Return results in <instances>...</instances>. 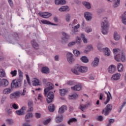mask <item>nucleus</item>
I'll list each match as a JSON object with an SVG mask.
<instances>
[{"instance_id":"obj_1","label":"nucleus","mask_w":126,"mask_h":126,"mask_svg":"<svg viewBox=\"0 0 126 126\" xmlns=\"http://www.w3.org/2000/svg\"><path fill=\"white\" fill-rule=\"evenodd\" d=\"M47 85L48 87L45 88L44 90V95L47 96L46 101L48 104H50L52 103L53 101H54L55 94L53 92L49 91L52 90V89H54V85L50 82L47 83Z\"/></svg>"},{"instance_id":"obj_2","label":"nucleus","mask_w":126,"mask_h":126,"mask_svg":"<svg viewBox=\"0 0 126 126\" xmlns=\"http://www.w3.org/2000/svg\"><path fill=\"white\" fill-rule=\"evenodd\" d=\"M109 22L107 20V17H104L101 23V32L103 35H107L109 32Z\"/></svg>"},{"instance_id":"obj_3","label":"nucleus","mask_w":126,"mask_h":126,"mask_svg":"<svg viewBox=\"0 0 126 126\" xmlns=\"http://www.w3.org/2000/svg\"><path fill=\"white\" fill-rule=\"evenodd\" d=\"M22 85V80L20 79H18L17 80L14 79L13 80L11 83V88L12 89H18L21 87Z\"/></svg>"},{"instance_id":"obj_4","label":"nucleus","mask_w":126,"mask_h":126,"mask_svg":"<svg viewBox=\"0 0 126 126\" xmlns=\"http://www.w3.org/2000/svg\"><path fill=\"white\" fill-rule=\"evenodd\" d=\"M113 105L112 104H107L105 108L102 110V114H104V115L108 116L112 111Z\"/></svg>"},{"instance_id":"obj_5","label":"nucleus","mask_w":126,"mask_h":126,"mask_svg":"<svg viewBox=\"0 0 126 126\" xmlns=\"http://www.w3.org/2000/svg\"><path fill=\"white\" fill-rule=\"evenodd\" d=\"M19 40V36L18 34L14 32L13 34V37L9 38L7 40L10 44H15L16 41H18Z\"/></svg>"},{"instance_id":"obj_6","label":"nucleus","mask_w":126,"mask_h":126,"mask_svg":"<svg viewBox=\"0 0 126 126\" xmlns=\"http://www.w3.org/2000/svg\"><path fill=\"white\" fill-rule=\"evenodd\" d=\"M67 61L69 63H72L75 62V59L73 57V54L68 52L66 54Z\"/></svg>"},{"instance_id":"obj_7","label":"nucleus","mask_w":126,"mask_h":126,"mask_svg":"<svg viewBox=\"0 0 126 126\" xmlns=\"http://www.w3.org/2000/svg\"><path fill=\"white\" fill-rule=\"evenodd\" d=\"M98 50L99 52H104V55L107 57H109L111 54V51L108 48H98Z\"/></svg>"},{"instance_id":"obj_8","label":"nucleus","mask_w":126,"mask_h":126,"mask_svg":"<svg viewBox=\"0 0 126 126\" xmlns=\"http://www.w3.org/2000/svg\"><path fill=\"white\" fill-rule=\"evenodd\" d=\"M63 37H62V43H66L67 41H68V39H69V35H68L65 32H62Z\"/></svg>"},{"instance_id":"obj_9","label":"nucleus","mask_w":126,"mask_h":126,"mask_svg":"<svg viewBox=\"0 0 126 126\" xmlns=\"http://www.w3.org/2000/svg\"><path fill=\"white\" fill-rule=\"evenodd\" d=\"M38 15L42 17L43 18H49V17H51L52 15V13L49 12H40L38 13Z\"/></svg>"},{"instance_id":"obj_10","label":"nucleus","mask_w":126,"mask_h":126,"mask_svg":"<svg viewBox=\"0 0 126 126\" xmlns=\"http://www.w3.org/2000/svg\"><path fill=\"white\" fill-rule=\"evenodd\" d=\"M18 97H20V92L19 91L15 92V93H12L10 94V98L12 100L18 98Z\"/></svg>"},{"instance_id":"obj_11","label":"nucleus","mask_w":126,"mask_h":126,"mask_svg":"<svg viewBox=\"0 0 126 126\" xmlns=\"http://www.w3.org/2000/svg\"><path fill=\"white\" fill-rule=\"evenodd\" d=\"M92 104H91V102H89L88 103H86V104H81L80 105L79 109L81 110V111H82V112H85V109L86 108H88V107L91 106Z\"/></svg>"},{"instance_id":"obj_12","label":"nucleus","mask_w":126,"mask_h":126,"mask_svg":"<svg viewBox=\"0 0 126 126\" xmlns=\"http://www.w3.org/2000/svg\"><path fill=\"white\" fill-rule=\"evenodd\" d=\"M84 17L87 21L92 20V14L90 12H86L84 13Z\"/></svg>"},{"instance_id":"obj_13","label":"nucleus","mask_w":126,"mask_h":126,"mask_svg":"<svg viewBox=\"0 0 126 126\" xmlns=\"http://www.w3.org/2000/svg\"><path fill=\"white\" fill-rule=\"evenodd\" d=\"M65 111H67V106L65 105H62L61 107L59 108L58 113L60 114H64Z\"/></svg>"},{"instance_id":"obj_14","label":"nucleus","mask_w":126,"mask_h":126,"mask_svg":"<svg viewBox=\"0 0 126 126\" xmlns=\"http://www.w3.org/2000/svg\"><path fill=\"white\" fill-rule=\"evenodd\" d=\"M24 111H26L25 106L22 107L20 110L16 111V114L18 116H22L24 114Z\"/></svg>"},{"instance_id":"obj_15","label":"nucleus","mask_w":126,"mask_h":126,"mask_svg":"<svg viewBox=\"0 0 126 126\" xmlns=\"http://www.w3.org/2000/svg\"><path fill=\"white\" fill-rule=\"evenodd\" d=\"M105 93L107 95V99L106 102H104V104L107 105V103H109V102H110V100L112 99V94H111L110 92H105Z\"/></svg>"},{"instance_id":"obj_16","label":"nucleus","mask_w":126,"mask_h":126,"mask_svg":"<svg viewBox=\"0 0 126 126\" xmlns=\"http://www.w3.org/2000/svg\"><path fill=\"white\" fill-rule=\"evenodd\" d=\"M71 89L74 91H80V90H81V85H76L71 87Z\"/></svg>"},{"instance_id":"obj_17","label":"nucleus","mask_w":126,"mask_h":126,"mask_svg":"<svg viewBox=\"0 0 126 126\" xmlns=\"http://www.w3.org/2000/svg\"><path fill=\"white\" fill-rule=\"evenodd\" d=\"M29 110H28L29 112H32L33 111V101L29 100L28 102Z\"/></svg>"},{"instance_id":"obj_18","label":"nucleus","mask_w":126,"mask_h":126,"mask_svg":"<svg viewBox=\"0 0 126 126\" xmlns=\"http://www.w3.org/2000/svg\"><path fill=\"white\" fill-rule=\"evenodd\" d=\"M41 71L42 73H45V74L50 73V69L47 66L42 67L41 69Z\"/></svg>"},{"instance_id":"obj_19","label":"nucleus","mask_w":126,"mask_h":126,"mask_svg":"<svg viewBox=\"0 0 126 126\" xmlns=\"http://www.w3.org/2000/svg\"><path fill=\"white\" fill-rule=\"evenodd\" d=\"M116 66L114 65H111L109 66L108 68V72H109V73H114V72L116 71Z\"/></svg>"},{"instance_id":"obj_20","label":"nucleus","mask_w":126,"mask_h":126,"mask_svg":"<svg viewBox=\"0 0 126 126\" xmlns=\"http://www.w3.org/2000/svg\"><path fill=\"white\" fill-rule=\"evenodd\" d=\"M120 78H121V74L120 73H116L111 77L112 80H119Z\"/></svg>"},{"instance_id":"obj_21","label":"nucleus","mask_w":126,"mask_h":126,"mask_svg":"<svg viewBox=\"0 0 126 126\" xmlns=\"http://www.w3.org/2000/svg\"><path fill=\"white\" fill-rule=\"evenodd\" d=\"M63 115H58L56 118V122L57 124L62 123V122H63Z\"/></svg>"},{"instance_id":"obj_22","label":"nucleus","mask_w":126,"mask_h":126,"mask_svg":"<svg viewBox=\"0 0 126 126\" xmlns=\"http://www.w3.org/2000/svg\"><path fill=\"white\" fill-rule=\"evenodd\" d=\"M99 64V58L95 57L94 59V62L92 63V65L93 66H97Z\"/></svg>"},{"instance_id":"obj_23","label":"nucleus","mask_w":126,"mask_h":126,"mask_svg":"<svg viewBox=\"0 0 126 126\" xmlns=\"http://www.w3.org/2000/svg\"><path fill=\"white\" fill-rule=\"evenodd\" d=\"M41 22H42L43 24H47L48 25H54V26H58V24L52 23H51V22L47 20H41Z\"/></svg>"},{"instance_id":"obj_24","label":"nucleus","mask_w":126,"mask_h":126,"mask_svg":"<svg viewBox=\"0 0 126 126\" xmlns=\"http://www.w3.org/2000/svg\"><path fill=\"white\" fill-rule=\"evenodd\" d=\"M79 68H80V66H75L74 68L71 69V71L73 73H75V74H78Z\"/></svg>"},{"instance_id":"obj_25","label":"nucleus","mask_w":126,"mask_h":126,"mask_svg":"<svg viewBox=\"0 0 126 126\" xmlns=\"http://www.w3.org/2000/svg\"><path fill=\"white\" fill-rule=\"evenodd\" d=\"M82 4L88 9H90L91 8V4H90L89 2L83 1L82 2Z\"/></svg>"},{"instance_id":"obj_26","label":"nucleus","mask_w":126,"mask_h":126,"mask_svg":"<svg viewBox=\"0 0 126 126\" xmlns=\"http://www.w3.org/2000/svg\"><path fill=\"white\" fill-rule=\"evenodd\" d=\"M59 11H68L69 9L68 8V6H62L61 8L59 9Z\"/></svg>"},{"instance_id":"obj_27","label":"nucleus","mask_w":126,"mask_h":126,"mask_svg":"<svg viewBox=\"0 0 126 126\" xmlns=\"http://www.w3.org/2000/svg\"><path fill=\"white\" fill-rule=\"evenodd\" d=\"M33 118V114L32 113H29L26 115L25 120L26 122H30L29 119Z\"/></svg>"},{"instance_id":"obj_28","label":"nucleus","mask_w":126,"mask_h":126,"mask_svg":"<svg viewBox=\"0 0 126 126\" xmlns=\"http://www.w3.org/2000/svg\"><path fill=\"white\" fill-rule=\"evenodd\" d=\"M108 1H114L115 3L113 6L114 7H118L120 5V0H108Z\"/></svg>"},{"instance_id":"obj_29","label":"nucleus","mask_w":126,"mask_h":126,"mask_svg":"<svg viewBox=\"0 0 126 126\" xmlns=\"http://www.w3.org/2000/svg\"><path fill=\"white\" fill-rule=\"evenodd\" d=\"M12 90L10 88H6L3 90V94L7 95V94H10Z\"/></svg>"},{"instance_id":"obj_30","label":"nucleus","mask_w":126,"mask_h":126,"mask_svg":"<svg viewBox=\"0 0 126 126\" xmlns=\"http://www.w3.org/2000/svg\"><path fill=\"white\" fill-rule=\"evenodd\" d=\"M122 21L123 24L126 25V11H125L124 13L122 14Z\"/></svg>"},{"instance_id":"obj_31","label":"nucleus","mask_w":126,"mask_h":126,"mask_svg":"<svg viewBox=\"0 0 126 126\" xmlns=\"http://www.w3.org/2000/svg\"><path fill=\"white\" fill-rule=\"evenodd\" d=\"M88 70L87 67L85 66H80L79 68V72H81L82 73H84V72H86Z\"/></svg>"},{"instance_id":"obj_32","label":"nucleus","mask_w":126,"mask_h":126,"mask_svg":"<svg viewBox=\"0 0 126 126\" xmlns=\"http://www.w3.org/2000/svg\"><path fill=\"white\" fill-rule=\"evenodd\" d=\"M113 53L115 55V56L117 55H119L120 54H122V51H121V50L119 48H115V49H114L113 50Z\"/></svg>"},{"instance_id":"obj_33","label":"nucleus","mask_w":126,"mask_h":126,"mask_svg":"<svg viewBox=\"0 0 126 126\" xmlns=\"http://www.w3.org/2000/svg\"><path fill=\"white\" fill-rule=\"evenodd\" d=\"M81 62L83 63H87L89 62V60H88V58L86 57V56H82L80 59Z\"/></svg>"},{"instance_id":"obj_34","label":"nucleus","mask_w":126,"mask_h":126,"mask_svg":"<svg viewBox=\"0 0 126 126\" xmlns=\"http://www.w3.org/2000/svg\"><path fill=\"white\" fill-rule=\"evenodd\" d=\"M117 69H118V71L119 72H122L123 70H124V65L122 63H119L117 66Z\"/></svg>"},{"instance_id":"obj_35","label":"nucleus","mask_w":126,"mask_h":126,"mask_svg":"<svg viewBox=\"0 0 126 126\" xmlns=\"http://www.w3.org/2000/svg\"><path fill=\"white\" fill-rule=\"evenodd\" d=\"M8 86V81H7L5 79H3L2 80V86H4V87H6V86Z\"/></svg>"},{"instance_id":"obj_36","label":"nucleus","mask_w":126,"mask_h":126,"mask_svg":"<svg viewBox=\"0 0 126 126\" xmlns=\"http://www.w3.org/2000/svg\"><path fill=\"white\" fill-rule=\"evenodd\" d=\"M39 83H40L39 82V80L36 78H35L34 79L33 81L32 82V85L33 86H38L40 85Z\"/></svg>"},{"instance_id":"obj_37","label":"nucleus","mask_w":126,"mask_h":126,"mask_svg":"<svg viewBox=\"0 0 126 126\" xmlns=\"http://www.w3.org/2000/svg\"><path fill=\"white\" fill-rule=\"evenodd\" d=\"M48 110L51 113H53V112H55V105L54 104H50L48 106Z\"/></svg>"},{"instance_id":"obj_38","label":"nucleus","mask_w":126,"mask_h":126,"mask_svg":"<svg viewBox=\"0 0 126 126\" xmlns=\"http://www.w3.org/2000/svg\"><path fill=\"white\" fill-rule=\"evenodd\" d=\"M31 44L33 48H37L39 47V44L36 42L35 40H33L31 41Z\"/></svg>"},{"instance_id":"obj_39","label":"nucleus","mask_w":126,"mask_h":126,"mask_svg":"<svg viewBox=\"0 0 126 126\" xmlns=\"http://www.w3.org/2000/svg\"><path fill=\"white\" fill-rule=\"evenodd\" d=\"M77 122V119L76 118H71L68 121V125H71L72 123H76Z\"/></svg>"},{"instance_id":"obj_40","label":"nucleus","mask_w":126,"mask_h":126,"mask_svg":"<svg viewBox=\"0 0 126 126\" xmlns=\"http://www.w3.org/2000/svg\"><path fill=\"white\" fill-rule=\"evenodd\" d=\"M114 38L116 41H119L120 40V35L118 34L117 32H114Z\"/></svg>"},{"instance_id":"obj_41","label":"nucleus","mask_w":126,"mask_h":126,"mask_svg":"<svg viewBox=\"0 0 126 126\" xmlns=\"http://www.w3.org/2000/svg\"><path fill=\"white\" fill-rule=\"evenodd\" d=\"M60 93L61 96H63V95H65L66 93H67V91L65 89H60Z\"/></svg>"},{"instance_id":"obj_42","label":"nucleus","mask_w":126,"mask_h":126,"mask_svg":"<svg viewBox=\"0 0 126 126\" xmlns=\"http://www.w3.org/2000/svg\"><path fill=\"white\" fill-rule=\"evenodd\" d=\"M114 59L117 62H121V54L115 55Z\"/></svg>"},{"instance_id":"obj_43","label":"nucleus","mask_w":126,"mask_h":126,"mask_svg":"<svg viewBox=\"0 0 126 126\" xmlns=\"http://www.w3.org/2000/svg\"><path fill=\"white\" fill-rule=\"evenodd\" d=\"M126 104V101H124V103L122 104V105L119 107V108L118 110V113H121L122 112V110H123V108L125 107V105Z\"/></svg>"},{"instance_id":"obj_44","label":"nucleus","mask_w":126,"mask_h":126,"mask_svg":"<svg viewBox=\"0 0 126 126\" xmlns=\"http://www.w3.org/2000/svg\"><path fill=\"white\" fill-rule=\"evenodd\" d=\"M78 97V95L77 94H72L69 96V99L70 100L76 99Z\"/></svg>"},{"instance_id":"obj_45","label":"nucleus","mask_w":126,"mask_h":126,"mask_svg":"<svg viewBox=\"0 0 126 126\" xmlns=\"http://www.w3.org/2000/svg\"><path fill=\"white\" fill-rule=\"evenodd\" d=\"M73 53L75 57H79V56L80 55V52H79V51L77 50H74L73 51Z\"/></svg>"},{"instance_id":"obj_46","label":"nucleus","mask_w":126,"mask_h":126,"mask_svg":"<svg viewBox=\"0 0 126 126\" xmlns=\"http://www.w3.org/2000/svg\"><path fill=\"white\" fill-rule=\"evenodd\" d=\"M81 37L82 38L83 41L85 44H86L87 43V39L85 38V35L84 34L82 33L81 34Z\"/></svg>"},{"instance_id":"obj_47","label":"nucleus","mask_w":126,"mask_h":126,"mask_svg":"<svg viewBox=\"0 0 126 126\" xmlns=\"http://www.w3.org/2000/svg\"><path fill=\"white\" fill-rule=\"evenodd\" d=\"M70 17L71 16L69 14H67L65 16V20L66 22H70Z\"/></svg>"},{"instance_id":"obj_48","label":"nucleus","mask_w":126,"mask_h":126,"mask_svg":"<svg viewBox=\"0 0 126 126\" xmlns=\"http://www.w3.org/2000/svg\"><path fill=\"white\" fill-rule=\"evenodd\" d=\"M10 74L12 75V77H14V76H16V75H17V70H14L13 71H11L10 72Z\"/></svg>"},{"instance_id":"obj_49","label":"nucleus","mask_w":126,"mask_h":126,"mask_svg":"<svg viewBox=\"0 0 126 126\" xmlns=\"http://www.w3.org/2000/svg\"><path fill=\"white\" fill-rule=\"evenodd\" d=\"M91 51H93V48H87L86 50H84V53L85 54H88Z\"/></svg>"},{"instance_id":"obj_50","label":"nucleus","mask_w":126,"mask_h":126,"mask_svg":"<svg viewBox=\"0 0 126 126\" xmlns=\"http://www.w3.org/2000/svg\"><path fill=\"white\" fill-rule=\"evenodd\" d=\"M5 76V73L2 69H0V77H4Z\"/></svg>"},{"instance_id":"obj_51","label":"nucleus","mask_w":126,"mask_h":126,"mask_svg":"<svg viewBox=\"0 0 126 126\" xmlns=\"http://www.w3.org/2000/svg\"><path fill=\"white\" fill-rule=\"evenodd\" d=\"M67 85H69L70 86L74 85V82L73 81H68L66 82Z\"/></svg>"},{"instance_id":"obj_52","label":"nucleus","mask_w":126,"mask_h":126,"mask_svg":"<svg viewBox=\"0 0 126 126\" xmlns=\"http://www.w3.org/2000/svg\"><path fill=\"white\" fill-rule=\"evenodd\" d=\"M26 77L27 78V81L29 85H31V82H30V78L29 77V75H28V74H26Z\"/></svg>"},{"instance_id":"obj_53","label":"nucleus","mask_w":126,"mask_h":126,"mask_svg":"<svg viewBox=\"0 0 126 126\" xmlns=\"http://www.w3.org/2000/svg\"><path fill=\"white\" fill-rule=\"evenodd\" d=\"M12 107L14 110H18V108H19L18 105L15 103H13L12 105Z\"/></svg>"},{"instance_id":"obj_54","label":"nucleus","mask_w":126,"mask_h":126,"mask_svg":"<svg viewBox=\"0 0 126 126\" xmlns=\"http://www.w3.org/2000/svg\"><path fill=\"white\" fill-rule=\"evenodd\" d=\"M122 57H121V61H122V62H126V56H125V55H124V53H122Z\"/></svg>"},{"instance_id":"obj_55","label":"nucleus","mask_w":126,"mask_h":126,"mask_svg":"<svg viewBox=\"0 0 126 126\" xmlns=\"http://www.w3.org/2000/svg\"><path fill=\"white\" fill-rule=\"evenodd\" d=\"M86 32L87 33H90V32H92V29H91L90 27L86 28Z\"/></svg>"},{"instance_id":"obj_56","label":"nucleus","mask_w":126,"mask_h":126,"mask_svg":"<svg viewBox=\"0 0 126 126\" xmlns=\"http://www.w3.org/2000/svg\"><path fill=\"white\" fill-rule=\"evenodd\" d=\"M51 122V119H48L46 120H45L44 122H43V125H45V126L48 125V124H49V123H50Z\"/></svg>"},{"instance_id":"obj_57","label":"nucleus","mask_w":126,"mask_h":126,"mask_svg":"<svg viewBox=\"0 0 126 126\" xmlns=\"http://www.w3.org/2000/svg\"><path fill=\"white\" fill-rule=\"evenodd\" d=\"M7 123L8 124V125H13V120L8 119L7 120Z\"/></svg>"},{"instance_id":"obj_58","label":"nucleus","mask_w":126,"mask_h":126,"mask_svg":"<svg viewBox=\"0 0 126 126\" xmlns=\"http://www.w3.org/2000/svg\"><path fill=\"white\" fill-rule=\"evenodd\" d=\"M35 117L36 119H40L41 118V114L39 113H36L35 114Z\"/></svg>"},{"instance_id":"obj_59","label":"nucleus","mask_w":126,"mask_h":126,"mask_svg":"<svg viewBox=\"0 0 126 126\" xmlns=\"http://www.w3.org/2000/svg\"><path fill=\"white\" fill-rule=\"evenodd\" d=\"M20 95L22 96H24L26 95V90H25V89H24L23 92H20Z\"/></svg>"},{"instance_id":"obj_60","label":"nucleus","mask_w":126,"mask_h":126,"mask_svg":"<svg viewBox=\"0 0 126 126\" xmlns=\"http://www.w3.org/2000/svg\"><path fill=\"white\" fill-rule=\"evenodd\" d=\"M7 97L6 96H3L1 100V102L2 103H4V101H5L7 99Z\"/></svg>"},{"instance_id":"obj_61","label":"nucleus","mask_w":126,"mask_h":126,"mask_svg":"<svg viewBox=\"0 0 126 126\" xmlns=\"http://www.w3.org/2000/svg\"><path fill=\"white\" fill-rule=\"evenodd\" d=\"M75 45V42H71L68 43V47H72V46H74Z\"/></svg>"},{"instance_id":"obj_62","label":"nucleus","mask_w":126,"mask_h":126,"mask_svg":"<svg viewBox=\"0 0 126 126\" xmlns=\"http://www.w3.org/2000/svg\"><path fill=\"white\" fill-rule=\"evenodd\" d=\"M66 3V1L65 0H60V4L63 5Z\"/></svg>"},{"instance_id":"obj_63","label":"nucleus","mask_w":126,"mask_h":126,"mask_svg":"<svg viewBox=\"0 0 126 126\" xmlns=\"http://www.w3.org/2000/svg\"><path fill=\"white\" fill-rule=\"evenodd\" d=\"M8 2L10 6L12 7V6H13V2L12 1V0H8Z\"/></svg>"},{"instance_id":"obj_64","label":"nucleus","mask_w":126,"mask_h":126,"mask_svg":"<svg viewBox=\"0 0 126 126\" xmlns=\"http://www.w3.org/2000/svg\"><path fill=\"white\" fill-rule=\"evenodd\" d=\"M97 120L99 121V122H102L103 121V116H99L97 117Z\"/></svg>"}]
</instances>
